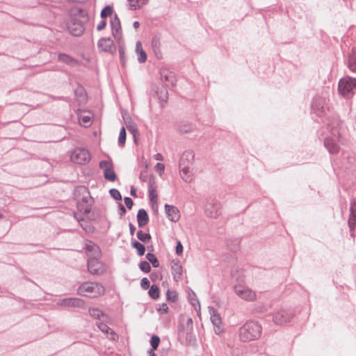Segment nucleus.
Returning <instances> with one entry per match:
<instances>
[{"label":"nucleus","mask_w":356,"mask_h":356,"mask_svg":"<svg viewBox=\"0 0 356 356\" xmlns=\"http://www.w3.org/2000/svg\"><path fill=\"white\" fill-rule=\"evenodd\" d=\"M104 286L96 282H85L77 289L78 295L90 298H97L105 294Z\"/></svg>","instance_id":"obj_1"},{"label":"nucleus","mask_w":356,"mask_h":356,"mask_svg":"<svg viewBox=\"0 0 356 356\" xmlns=\"http://www.w3.org/2000/svg\"><path fill=\"white\" fill-rule=\"evenodd\" d=\"M74 196L77 201L78 210L83 213L88 214L90 212L93 200L90 192L85 186H78L74 191Z\"/></svg>","instance_id":"obj_2"},{"label":"nucleus","mask_w":356,"mask_h":356,"mask_svg":"<svg viewBox=\"0 0 356 356\" xmlns=\"http://www.w3.org/2000/svg\"><path fill=\"white\" fill-rule=\"evenodd\" d=\"M261 327L256 322L246 323L239 331V335L241 340L252 341L257 339L261 335Z\"/></svg>","instance_id":"obj_3"},{"label":"nucleus","mask_w":356,"mask_h":356,"mask_svg":"<svg viewBox=\"0 0 356 356\" xmlns=\"http://www.w3.org/2000/svg\"><path fill=\"white\" fill-rule=\"evenodd\" d=\"M193 156L191 153H185L179 161L180 175L186 182H191L193 179L189 164Z\"/></svg>","instance_id":"obj_4"},{"label":"nucleus","mask_w":356,"mask_h":356,"mask_svg":"<svg viewBox=\"0 0 356 356\" xmlns=\"http://www.w3.org/2000/svg\"><path fill=\"white\" fill-rule=\"evenodd\" d=\"M356 88V79L346 76L339 82L338 90L343 97L349 98L353 95V90Z\"/></svg>","instance_id":"obj_5"},{"label":"nucleus","mask_w":356,"mask_h":356,"mask_svg":"<svg viewBox=\"0 0 356 356\" xmlns=\"http://www.w3.org/2000/svg\"><path fill=\"white\" fill-rule=\"evenodd\" d=\"M91 159L90 153L84 148H76L70 154V160L79 165L88 163Z\"/></svg>","instance_id":"obj_6"},{"label":"nucleus","mask_w":356,"mask_h":356,"mask_svg":"<svg viewBox=\"0 0 356 356\" xmlns=\"http://www.w3.org/2000/svg\"><path fill=\"white\" fill-rule=\"evenodd\" d=\"M236 294L246 301H254L257 299V293L251 289L243 286L237 285L234 288Z\"/></svg>","instance_id":"obj_7"},{"label":"nucleus","mask_w":356,"mask_h":356,"mask_svg":"<svg viewBox=\"0 0 356 356\" xmlns=\"http://www.w3.org/2000/svg\"><path fill=\"white\" fill-rule=\"evenodd\" d=\"M99 258H88V269L92 275H101L106 271L105 265L99 261Z\"/></svg>","instance_id":"obj_8"},{"label":"nucleus","mask_w":356,"mask_h":356,"mask_svg":"<svg viewBox=\"0 0 356 356\" xmlns=\"http://www.w3.org/2000/svg\"><path fill=\"white\" fill-rule=\"evenodd\" d=\"M99 167L104 170V178L109 181H115L116 175L113 171V163L111 161H102L99 163Z\"/></svg>","instance_id":"obj_9"},{"label":"nucleus","mask_w":356,"mask_h":356,"mask_svg":"<svg viewBox=\"0 0 356 356\" xmlns=\"http://www.w3.org/2000/svg\"><path fill=\"white\" fill-rule=\"evenodd\" d=\"M211 321L214 325V331L219 334L222 331V319L220 314L213 307H209Z\"/></svg>","instance_id":"obj_10"},{"label":"nucleus","mask_w":356,"mask_h":356,"mask_svg":"<svg viewBox=\"0 0 356 356\" xmlns=\"http://www.w3.org/2000/svg\"><path fill=\"white\" fill-rule=\"evenodd\" d=\"M111 26L113 36L117 40H120L122 38V27L116 14L111 18Z\"/></svg>","instance_id":"obj_11"},{"label":"nucleus","mask_w":356,"mask_h":356,"mask_svg":"<svg viewBox=\"0 0 356 356\" xmlns=\"http://www.w3.org/2000/svg\"><path fill=\"white\" fill-rule=\"evenodd\" d=\"M85 249L88 258H100L102 252L99 248L92 241H86Z\"/></svg>","instance_id":"obj_12"},{"label":"nucleus","mask_w":356,"mask_h":356,"mask_svg":"<svg viewBox=\"0 0 356 356\" xmlns=\"http://www.w3.org/2000/svg\"><path fill=\"white\" fill-rule=\"evenodd\" d=\"M79 124L85 127H90L92 123L93 115L88 111H81L78 113Z\"/></svg>","instance_id":"obj_13"},{"label":"nucleus","mask_w":356,"mask_h":356,"mask_svg":"<svg viewBox=\"0 0 356 356\" xmlns=\"http://www.w3.org/2000/svg\"><path fill=\"white\" fill-rule=\"evenodd\" d=\"M165 213L170 220L177 222L180 218V213L179 209L175 207L168 204L165 205Z\"/></svg>","instance_id":"obj_14"},{"label":"nucleus","mask_w":356,"mask_h":356,"mask_svg":"<svg viewBox=\"0 0 356 356\" xmlns=\"http://www.w3.org/2000/svg\"><path fill=\"white\" fill-rule=\"evenodd\" d=\"M291 318L292 315L284 311L277 312L273 316V321L280 325L289 322Z\"/></svg>","instance_id":"obj_15"},{"label":"nucleus","mask_w":356,"mask_h":356,"mask_svg":"<svg viewBox=\"0 0 356 356\" xmlns=\"http://www.w3.org/2000/svg\"><path fill=\"white\" fill-rule=\"evenodd\" d=\"M171 268L174 280L177 282L180 280L183 273V268L179 261L172 262Z\"/></svg>","instance_id":"obj_16"},{"label":"nucleus","mask_w":356,"mask_h":356,"mask_svg":"<svg viewBox=\"0 0 356 356\" xmlns=\"http://www.w3.org/2000/svg\"><path fill=\"white\" fill-rule=\"evenodd\" d=\"M60 305L67 307H81L84 305V302L81 299L77 298H67L62 300L60 302Z\"/></svg>","instance_id":"obj_17"},{"label":"nucleus","mask_w":356,"mask_h":356,"mask_svg":"<svg viewBox=\"0 0 356 356\" xmlns=\"http://www.w3.org/2000/svg\"><path fill=\"white\" fill-rule=\"evenodd\" d=\"M113 46V42L110 38H104L99 40L98 47L102 51H110Z\"/></svg>","instance_id":"obj_18"},{"label":"nucleus","mask_w":356,"mask_h":356,"mask_svg":"<svg viewBox=\"0 0 356 356\" xmlns=\"http://www.w3.org/2000/svg\"><path fill=\"white\" fill-rule=\"evenodd\" d=\"M350 216L348 219V225L351 229L354 228L356 225V201L351 202L350 208Z\"/></svg>","instance_id":"obj_19"},{"label":"nucleus","mask_w":356,"mask_h":356,"mask_svg":"<svg viewBox=\"0 0 356 356\" xmlns=\"http://www.w3.org/2000/svg\"><path fill=\"white\" fill-rule=\"evenodd\" d=\"M137 220L139 227L146 225L149 221L148 214L145 209H140L137 214Z\"/></svg>","instance_id":"obj_20"},{"label":"nucleus","mask_w":356,"mask_h":356,"mask_svg":"<svg viewBox=\"0 0 356 356\" xmlns=\"http://www.w3.org/2000/svg\"><path fill=\"white\" fill-rule=\"evenodd\" d=\"M98 327L99 328V330L105 333L107 335H110V339L115 341V340H117L118 338V336L115 334V332L112 330L106 324H104V323H99L97 325Z\"/></svg>","instance_id":"obj_21"},{"label":"nucleus","mask_w":356,"mask_h":356,"mask_svg":"<svg viewBox=\"0 0 356 356\" xmlns=\"http://www.w3.org/2000/svg\"><path fill=\"white\" fill-rule=\"evenodd\" d=\"M152 47L153 48V51H154L156 56L158 58H162V52L161 50V44L159 38H158V37L153 38L152 41Z\"/></svg>","instance_id":"obj_22"},{"label":"nucleus","mask_w":356,"mask_h":356,"mask_svg":"<svg viewBox=\"0 0 356 356\" xmlns=\"http://www.w3.org/2000/svg\"><path fill=\"white\" fill-rule=\"evenodd\" d=\"M136 51L138 54V60L139 63H145L147 60V54L143 49L142 44L138 41L136 44Z\"/></svg>","instance_id":"obj_23"},{"label":"nucleus","mask_w":356,"mask_h":356,"mask_svg":"<svg viewBox=\"0 0 356 356\" xmlns=\"http://www.w3.org/2000/svg\"><path fill=\"white\" fill-rule=\"evenodd\" d=\"M58 60L60 62L66 63L70 65H73L76 63V60L74 58H72L71 56L65 54H59L58 56Z\"/></svg>","instance_id":"obj_24"},{"label":"nucleus","mask_w":356,"mask_h":356,"mask_svg":"<svg viewBox=\"0 0 356 356\" xmlns=\"http://www.w3.org/2000/svg\"><path fill=\"white\" fill-rule=\"evenodd\" d=\"M149 196L151 202L154 204L157 202V193L156 189L154 184L149 183Z\"/></svg>","instance_id":"obj_25"},{"label":"nucleus","mask_w":356,"mask_h":356,"mask_svg":"<svg viewBox=\"0 0 356 356\" xmlns=\"http://www.w3.org/2000/svg\"><path fill=\"white\" fill-rule=\"evenodd\" d=\"M325 145L326 147L328 149L329 152L332 154H336L339 150V147L333 143L332 140L327 139L325 142Z\"/></svg>","instance_id":"obj_26"},{"label":"nucleus","mask_w":356,"mask_h":356,"mask_svg":"<svg viewBox=\"0 0 356 356\" xmlns=\"http://www.w3.org/2000/svg\"><path fill=\"white\" fill-rule=\"evenodd\" d=\"M75 26L73 28L72 26H69L70 32L74 36H79L83 32V27L81 24H74Z\"/></svg>","instance_id":"obj_27"},{"label":"nucleus","mask_w":356,"mask_h":356,"mask_svg":"<svg viewBox=\"0 0 356 356\" xmlns=\"http://www.w3.org/2000/svg\"><path fill=\"white\" fill-rule=\"evenodd\" d=\"M89 313L91 316L95 318L100 319L102 317H104V313L97 308H91L89 309Z\"/></svg>","instance_id":"obj_28"},{"label":"nucleus","mask_w":356,"mask_h":356,"mask_svg":"<svg viewBox=\"0 0 356 356\" xmlns=\"http://www.w3.org/2000/svg\"><path fill=\"white\" fill-rule=\"evenodd\" d=\"M149 296L153 299H157L159 297V289L155 284L151 286L149 292Z\"/></svg>","instance_id":"obj_29"},{"label":"nucleus","mask_w":356,"mask_h":356,"mask_svg":"<svg viewBox=\"0 0 356 356\" xmlns=\"http://www.w3.org/2000/svg\"><path fill=\"white\" fill-rule=\"evenodd\" d=\"M148 0H129L130 6L134 10L138 9L145 5Z\"/></svg>","instance_id":"obj_30"},{"label":"nucleus","mask_w":356,"mask_h":356,"mask_svg":"<svg viewBox=\"0 0 356 356\" xmlns=\"http://www.w3.org/2000/svg\"><path fill=\"white\" fill-rule=\"evenodd\" d=\"M137 237L138 238L144 242V243H147L150 241L151 239V236L148 233H145V232H143V231H138V233H137Z\"/></svg>","instance_id":"obj_31"},{"label":"nucleus","mask_w":356,"mask_h":356,"mask_svg":"<svg viewBox=\"0 0 356 356\" xmlns=\"http://www.w3.org/2000/svg\"><path fill=\"white\" fill-rule=\"evenodd\" d=\"M146 258L149 260V261L152 264V266L154 268L159 267V261L154 254L147 253L146 254Z\"/></svg>","instance_id":"obj_32"},{"label":"nucleus","mask_w":356,"mask_h":356,"mask_svg":"<svg viewBox=\"0 0 356 356\" xmlns=\"http://www.w3.org/2000/svg\"><path fill=\"white\" fill-rule=\"evenodd\" d=\"M113 16V8L109 6H106L101 12V17L104 19L107 17H112Z\"/></svg>","instance_id":"obj_33"},{"label":"nucleus","mask_w":356,"mask_h":356,"mask_svg":"<svg viewBox=\"0 0 356 356\" xmlns=\"http://www.w3.org/2000/svg\"><path fill=\"white\" fill-rule=\"evenodd\" d=\"M150 343L153 350H156L160 343V339L158 336L153 335L151 338Z\"/></svg>","instance_id":"obj_34"},{"label":"nucleus","mask_w":356,"mask_h":356,"mask_svg":"<svg viewBox=\"0 0 356 356\" xmlns=\"http://www.w3.org/2000/svg\"><path fill=\"white\" fill-rule=\"evenodd\" d=\"M125 141H126V131H125L124 127H122L120 131L118 143L120 145H124Z\"/></svg>","instance_id":"obj_35"},{"label":"nucleus","mask_w":356,"mask_h":356,"mask_svg":"<svg viewBox=\"0 0 356 356\" xmlns=\"http://www.w3.org/2000/svg\"><path fill=\"white\" fill-rule=\"evenodd\" d=\"M133 245L137 250L139 255L142 256L145 254V248L143 244L136 241L133 243Z\"/></svg>","instance_id":"obj_36"},{"label":"nucleus","mask_w":356,"mask_h":356,"mask_svg":"<svg viewBox=\"0 0 356 356\" xmlns=\"http://www.w3.org/2000/svg\"><path fill=\"white\" fill-rule=\"evenodd\" d=\"M348 67L352 72H356V56L350 57L348 60Z\"/></svg>","instance_id":"obj_37"},{"label":"nucleus","mask_w":356,"mask_h":356,"mask_svg":"<svg viewBox=\"0 0 356 356\" xmlns=\"http://www.w3.org/2000/svg\"><path fill=\"white\" fill-rule=\"evenodd\" d=\"M167 298L168 300L175 302L178 299L177 293L175 291L168 290L167 291Z\"/></svg>","instance_id":"obj_38"},{"label":"nucleus","mask_w":356,"mask_h":356,"mask_svg":"<svg viewBox=\"0 0 356 356\" xmlns=\"http://www.w3.org/2000/svg\"><path fill=\"white\" fill-rule=\"evenodd\" d=\"M140 268L142 271H143L145 273H149L151 270L150 265L147 261H142L140 264Z\"/></svg>","instance_id":"obj_39"},{"label":"nucleus","mask_w":356,"mask_h":356,"mask_svg":"<svg viewBox=\"0 0 356 356\" xmlns=\"http://www.w3.org/2000/svg\"><path fill=\"white\" fill-rule=\"evenodd\" d=\"M111 196L115 200H121L120 193L117 189H111L110 191Z\"/></svg>","instance_id":"obj_40"},{"label":"nucleus","mask_w":356,"mask_h":356,"mask_svg":"<svg viewBox=\"0 0 356 356\" xmlns=\"http://www.w3.org/2000/svg\"><path fill=\"white\" fill-rule=\"evenodd\" d=\"M141 287L144 289H147L149 287V281L147 278H143L140 282Z\"/></svg>","instance_id":"obj_41"},{"label":"nucleus","mask_w":356,"mask_h":356,"mask_svg":"<svg viewBox=\"0 0 356 356\" xmlns=\"http://www.w3.org/2000/svg\"><path fill=\"white\" fill-rule=\"evenodd\" d=\"M129 131L131 132L134 135V136L136 138V135L138 134V129L136 125H129L127 127Z\"/></svg>","instance_id":"obj_42"},{"label":"nucleus","mask_w":356,"mask_h":356,"mask_svg":"<svg viewBox=\"0 0 356 356\" xmlns=\"http://www.w3.org/2000/svg\"><path fill=\"white\" fill-rule=\"evenodd\" d=\"M183 245L180 241H178L176 246V253L178 255H181L183 252Z\"/></svg>","instance_id":"obj_43"},{"label":"nucleus","mask_w":356,"mask_h":356,"mask_svg":"<svg viewBox=\"0 0 356 356\" xmlns=\"http://www.w3.org/2000/svg\"><path fill=\"white\" fill-rule=\"evenodd\" d=\"M158 311L161 314H166L168 312V307L167 306L166 304L163 303L159 308Z\"/></svg>","instance_id":"obj_44"},{"label":"nucleus","mask_w":356,"mask_h":356,"mask_svg":"<svg viewBox=\"0 0 356 356\" xmlns=\"http://www.w3.org/2000/svg\"><path fill=\"white\" fill-rule=\"evenodd\" d=\"M124 204H126V206L129 209H131L132 207V206H133V201H132V200L130 197H125L124 199Z\"/></svg>","instance_id":"obj_45"},{"label":"nucleus","mask_w":356,"mask_h":356,"mask_svg":"<svg viewBox=\"0 0 356 356\" xmlns=\"http://www.w3.org/2000/svg\"><path fill=\"white\" fill-rule=\"evenodd\" d=\"M106 22L104 19H103V20L97 25V29L98 31H102L106 27Z\"/></svg>","instance_id":"obj_46"},{"label":"nucleus","mask_w":356,"mask_h":356,"mask_svg":"<svg viewBox=\"0 0 356 356\" xmlns=\"http://www.w3.org/2000/svg\"><path fill=\"white\" fill-rule=\"evenodd\" d=\"M164 165L163 163H158L156 165V169L157 171H159L161 173L163 172L164 170Z\"/></svg>","instance_id":"obj_47"},{"label":"nucleus","mask_w":356,"mask_h":356,"mask_svg":"<svg viewBox=\"0 0 356 356\" xmlns=\"http://www.w3.org/2000/svg\"><path fill=\"white\" fill-rule=\"evenodd\" d=\"M154 157H155V159L157 160V161L163 160V156L161 154H159V153L156 154L154 156Z\"/></svg>","instance_id":"obj_48"},{"label":"nucleus","mask_w":356,"mask_h":356,"mask_svg":"<svg viewBox=\"0 0 356 356\" xmlns=\"http://www.w3.org/2000/svg\"><path fill=\"white\" fill-rule=\"evenodd\" d=\"M131 195L134 197H136V189L134 188H132L131 191Z\"/></svg>","instance_id":"obj_49"},{"label":"nucleus","mask_w":356,"mask_h":356,"mask_svg":"<svg viewBox=\"0 0 356 356\" xmlns=\"http://www.w3.org/2000/svg\"><path fill=\"white\" fill-rule=\"evenodd\" d=\"M149 356H156L155 353H154V350H151L149 351Z\"/></svg>","instance_id":"obj_50"},{"label":"nucleus","mask_w":356,"mask_h":356,"mask_svg":"<svg viewBox=\"0 0 356 356\" xmlns=\"http://www.w3.org/2000/svg\"><path fill=\"white\" fill-rule=\"evenodd\" d=\"M134 26L136 29L138 28V27H139V22H135L134 23Z\"/></svg>","instance_id":"obj_51"},{"label":"nucleus","mask_w":356,"mask_h":356,"mask_svg":"<svg viewBox=\"0 0 356 356\" xmlns=\"http://www.w3.org/2000/svg\"><path fill=\"white\" fill-rule=\"evenodd\" d=\"M131 233L133 234L134 233V229L132 227H131Z\"/></svg>","instance_id":"obj_52"}]
</instances>
